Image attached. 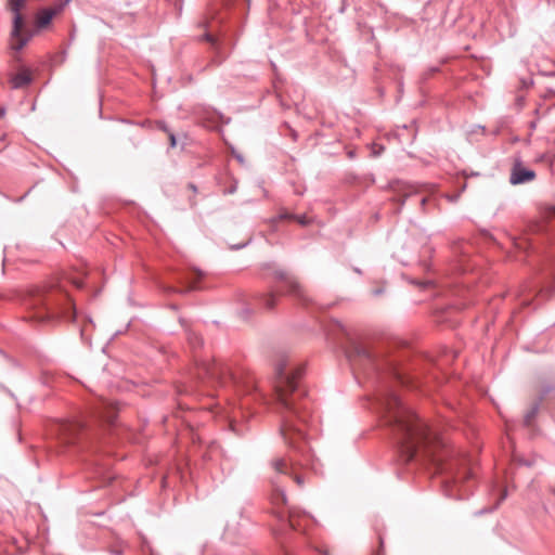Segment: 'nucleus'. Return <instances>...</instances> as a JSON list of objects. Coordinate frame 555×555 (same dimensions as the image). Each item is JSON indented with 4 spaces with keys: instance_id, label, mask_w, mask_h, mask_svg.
<instances>
[{
    "instance_id": "nucleus-18",
    "label": "nucleus",
    "mask_w": 555,
    "mask_h": 555,
    "mask_svg": "<svg viewBox=\"0 0 555 555\" xmlns=\"http://www.w3.org/2000/svg\"><path fill=\"white\" fill-rule=\"evenodd\" d=\"M205 372H206L207 375H209L211 377H216L217 376V367H216V365L205 367Z\"/></svg>"
},
{
    "instance_id": "nucleus-15",
    "label": "nucleus",
    "mask_w": 555,
    "mask_h": 555,
    "mask_svg": "<svg viewBox=\"0 0 555 555\" xmlns=\"http://www.w3.org/2000/svg\"><path fill=\"white\" fill-rule=\"evenodd\" d=\"M262 300L267 309H272L275 306L276 296L274 294H269L264 296Z\"/></svg>"
},
{
    "instance_id": "nucleus-28",
    "label": "nucleus",
    "mask_w": 555,
    "mask_h": 555,
    "mask_svg": "<svg viewBox=\"0 0 555 555\" xmlns=\"http://www.w3.org/2000/svg\"><path fill=\"white\" fill-rule=\"evenodd\" d=\"M324 555H328V553L326 551L323 552Z\"/></svg>"
},
{
    "instance_id": "nucleus-23",
    "label": "nucleus",
    "mask_w": 555,
    "mask_h": 555,
    "mask_svg": "<svg viewBox=\"0 0 555 555\" xmlns=\"http://www.w3.org/2000/svg\"><path fill=\"white\" fill-rule=\"evenodd\" d=\"M206 40H207V41H210V42H212V41H214V39H212V37H211L210 35H206Z\"/></svg>"
},
{
    "instance_id": "nucleus-10",
    "label": "nucleus",
    "mask_w": 555,
    "mask_h": 555,
    "mask_svg": "<svg viewBox=\"0 0 555 555\" xmlns=\"http://www.w3.org/2000/svg\"><path fill=\"white\" fill-rule=\"evenodd\" d=\"M10 81L13 88H23L30 83L31 73L26 68H22L11 77Z\"/></svg>"
},
{
    "instance_id": "nucleus-16",
    "label": "nucleus",
    "mask_w": 555,
    "mask_h": 555,
    "mask_svg": "<svg viewBox=\"0 0 555 555\" xmlns=\"http://www.w3.org/2000/svg\"><path fill=\"white\" fill-rule=\"evenodd\" d=\"M292 475L294 476V480H295V482H296L299 487L304 486V483H305L304 478H302L300 475H298V474L296 473V468H295L294 464L292 465Z\"/></svg>"
},
{
    "instance_id": "nucleus-1",
    "label": "nucleus",
    "mask_w": 555,
    "mask_h": 555,
    "mask_svg": "<svg viewBox=\"0 0 555 555\" xmlns=\"http://www.w3.org/2000/svg\"><path fill=\"white\" fill-rule=\"evenodd\" d=\"M384 404L389 421L396 425L400 436L401 461L405 464L414 460L428 461L439 467L443 459V444L438 436L395 393H390Z\"/></svg>"
},
{
    "instance_id": "nucleus-19",
    "label": "nucleus",
    "mask_w": 555,
    "mask_h": 555,
    "mask_svg": "<svg viewBox=\"0 0 555 555\" xmlns=\"http://www.w3.org/2000/svg\"><path fill=\"white\" fill-rule=\"evenodd\" d=\"M68 281H69L73 285H75L76 287H78V288L82 287V285H83L82 281H81V280H79V279H77V278H72V276H69V278H68Z\"/></svg>"
},
{
    "instance_id": "nucleus-6",
    "label": "nucleus",
    "mask_w": 555,
    "mask_h": 555,
    "mask_svg": "<svg viewBox=\"0 0 555 555\" xmlns=\"http://www.w3.org/2000/svg\"><path fill=\"white\" fill-rule=\"evenodd\" d=\"M80 429V424L76 422H62L57 425L59 440L64 444H70L76 440Z\"/></svg>"
},
{
    "instance_id": "nucleus-11",
    "label": "nucleus",
    "mask_w": 555,
    "mask_h": 555,
    "mask_svg": "<svg viewBox=\"0 0 555 555\" xmlns=\"http://www.w3.org/2000/svg\"><path fill=\"white\" fill-rule=\"evenodd\" d=\"M296 467L297 463L293 459L288 462L286 459H274L272 461L273 468L281 474L292 475V465Z\"/></svg>"
},
{
    "instance_id": "nucleus-5",
    "label": "nucleus",
    "mask_w": 555,
    "mask_h": 555,
    "mask_svg": "<svg viewBox=\"0 0 555 555\" xmlns=\"http://www.w3.org/2000/svg\"><path fill=\"white\" fill-rule=\"evenodd\" d=\"M69 1L70 0H65L64 2L57 3L51 8L39 10L35 16V28L37 30L47 28L50 25L52 18L60 14Z\"/></svg>"
},
{
    "instance_id": "nucleus-24",
    "label": "nucleus",
    "mask_w": 555,
    "mask_h": 555,
    "mask_svg": "<svg viewBox=\"0 0 555 555\" xmlns=\"http://www.w3.org/2000/svg\"><path fill=\"white\" fill-rule=\"evenodd\" d=\"M426 202H427V198H426V197H424V198L422 199V205H425V203H426Z\"/></svg>"
},
{
    "instance_id": "nucleus-14",
    "label": "nucleus",
    "mask_w": 555,
    "mask_h": 555,
    "mask_svg": "<svg viewBox=\"0 0 555 555\" xmlns=\"http://www.w3.org/2000/svg\"><path fill=\"white\" fill-rule=\"evenodd\" d=\"M281 220L283 219H292V220H296L298 223H300L301 225H306L309 220L306 216H300V217H297V216H294V215H289V214H282L280 215L279 217Z\"/></svg>"
},
{
    "instance_id": "nucleus-4",
    "label": "nucleus",
    "mask_w": 555,
    "mask_h": 555,
    "mask_svg": "<svg viewBox=\"0 0 555 555\" xmlns=\"http://www.w3.org/2000/svg\"><path fill=\"white\" fill-rule=\"evenodd\" d=\"M26 1L27 0H7V8L13 13L11 46L15 50L22 49L35 34V30L26 27L24 17L21 14Z\"/></svg>"
},
{
    "instance_id": "nucleus-26",
    "label": "nucleus",
    "mask_w": 555,
    "mask_h": 555,
    "mask_svg": "<svg viewBox=\"0 0 555 555\" xmlns=\"http://www.w3.org/2000/svg\"><path fill=\"white\" fill-rule=\"evenodd\" d=\"M526 423L529 424L530 423V416H527L526 418Z\"/></svg>"
},
{
    "instance_id": "nucleus-20",
    "label": "nucleus",
    "mask_w": 555,
    "mask_h": 555,
    "mask_svg": "<svg viewBox=\"0 0 555 555\" xmlns=\"http://www.w3.org/2000/svg\"><path fill=\"white\" fill-rule=\"evenodd\" d=\"M244 387L245 388H250V387L255 388V380L251 376L246 377V380L244 382Z\"/></svg>"
},
{
    "instance_id": "nucleus-3",
    "label": "nucleus",
    "mask_w": 555,
    "mask_h": 555,
    "mask_svg": "<svg viewBox=\"0 0 555 555\" xmlns=\"http://www.w3.org/2000/svg\"><path fill=\"white\" fill-rule=\"evenodd\" d=\"M39 321L55 322L74 320L75 307L67 293L61 288L51 291L36 305L35 315Z\"/></svg>"
},
{
    "instance_id": "nucleus-8",
    "label": "nucleus",
    "mask_w": 555,
    "mask_h": 555,
    "mask_svg": "<svg viewBox=\"0 0 555 555\" xmlns=\"http://www.w3.org/2000/svg\"><path fill=\"white\" fill-rule=\"evenodd\" d=\"M281 279L284 281L285 286L288 288V294L291 296H294L298 300L302 302H308L309 298L304 289V287L299 284V282L293 278L289 276L286 273H281Z\"/></svg>"
},
{
    "instance_id": "nucleus-27",
    "label": "nucleus",
    "mask_w": 555,
    "mask_h": 555,
    "mask_svg": "<svg viewBox=\"0 0 555 555\" xmlns=\"http://www.w3.org/2000/svg\"><path fill=\"white\" fill-rule=\"evenodd\" d=\"M279 513V516L282 517L283 516V512H278Z\"/></svg>"
},
{
    "instance_id": "nucleus-17",
    "label": "nucleus",
    "mask_w": 555,
    "mask_h": 555,
    "mask_svg": "<svg viewBox=\"0 0 555 555\" xmlns=\"http://www.w3.org/2000/svg\"><path fill=\"white\" fill-rule=\"evenodd\" d=\"M160 128L168 133V139L171 147L177 145L176 137L172 132H170L164 125H160Z\"/></svg>"
},
{
    "instance_id": "nucleus-22",
    "label": "nucleus",
    "mask_w": 555,
    "mask_h": 555,
    "mask_svg": "<svg viewBox=\"0 0 555 555\" xmlns=\"http://www.w3.org/2000/svg\"><path fill=\"white\" fill-rule=\"evenodd\" d=\"M548 218H555V208H551L547 212Z\"/></svg>"
},
{
    "instance_id": "nucleus-9",
    "label": "nucleus",
    "mask_w": 555,
    "mask_h": 555,
    "mask_svg": "<svg viewBox=\"0 0 555 555\" xmlns=\"http://www.w3.org/2000/svg\"><path fill=\"white\" fill-rule=\"evenodd\" d=\"M311 521V517L301 513L298 508H288V525L294 530H304Z\"/></svg>"
},
{
    "instance_id": "nucleus-12",
    "label": "nucleus",
    "mask_w": 555,
    "mask_h": 555,
    "mask_svg": "<svg viewBox=\"0 0 555 555\" xmlns=\"http://www.w3.org/2000/svg\"><path fill=\"white\" fill-rule=\"evenodd\" d=\"M272 503L274 506L279 507L280 505L286 504V495L282 490H275L272 495Z\"/></svg>"
},
{
    "instance_id": "nucleus-21",
    "label": "nucleus",
    "mask_w": 555,
    "mask_h": 555,
    "mask_svg": "<svg viewBox=\"0 0 555 555\" xmlns=\"http://www.w3.org/2000/svg\"><path fill=\"white\" fill-rule=\"evenodd\" d=\"M196 288H197V286H196L195 282H190L186 291H193V289H196Z\"/></svg>"
},
{
    "instance_id": "nucleus-7",
    "label": "nucleus",
    "mask_w": 555,
    "mask_h": 555,
    "mask_svg": "<svg viewBox=\"0 0 555 555\" xmlns=\"http://www.w3.org/2000/svg\"><path fill=\"white\" fill-rule=\"evenodd\" d=\"M535 172L531 169L526 168L521 162L516 160L513 165L511 172V183L520 184L534 180Z\"/></svg>"
},
{
    "instance_id": "nucleus-13",
    "label": "nucleus",
    "mask_w": 555,
    "mask_h": 555,
    "mask_svg": "<svg viewBox=\"0 0 555 555\" xmlns=\"http://www.w3.org/2000/svg\"><path fill=\"white\" fill-rule=\"evenodd\" d=\"M116 416V409L115 406H113L112 404H106L105 405V412L103 413L102 417L108 422V423H113L114 422V418Z\"/></svg>"
},
{
    "instance_id": "nucleus-25",
    "label": "nucleus",
    "mask_w": 555,
    "mask_h": 555,
    "mask_svg": "<svg viewBox=\"0 0 555 555\" xmlns=\"http://www.w3.org/2000/svg\"><path fill=\"white\" fill-rule=\"evenodd\" d=\"M3 115H4V111L0 109V117H2Z\"/></svg>"
},
{
    "instance_id": "nucleus-2",
    "label": "nucleus",
    "mask_w": 555,
    "mask_h": 555,
    "mask_svg": "<svg viewBox=\"0 0 555 555\" xmlns=\"http://www.w3.org/2000/svg\"><path fill=\"white\" fill-rule=\"evenodd\" d=\"M286 365V361L283 360L275 367L274 391L276 401L282 408L283 416L281 435L289 448L304 452L306 446L305 434L293 422L294 417L306 422L301 408L298 405V399L301 397L297 387L300 369L287 371Z\"/></svg>"
}]
</instances>
